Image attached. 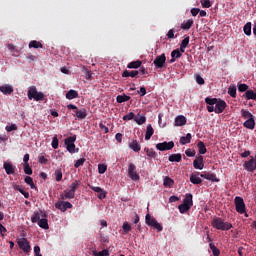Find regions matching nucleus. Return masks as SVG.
I'll return each instance as SVG.
<instances>
[{"mask_svg": "<svg viewBox=\"0 0 256 256\" xmlns=\"http://www.w3.org/2000/svg\"><path fill=\"white\" fill-rule=\"evenodd\" d=\"M205 103L208 105L207 106V111L208 113H217L221 114L225 111L227 108V103L225 100L217 99V98H205Z\"/></svg>", "mask_w": 256, "mask_h": 256, "instance_id": "f257e3e1", "label": "nucleus"}, {"mask_svg": "<svg viewBox=\"0 0 256 256\" xmlns=\"http://www.w3.org/2000/svg\"><path fill=\"white\" fill-rule=\"evenodd\" d=\"M211 225L214 229H218L219 231H229V229H233V224L225 222V220L220 217H215L212 220Z\"/></svg>", "mask_w": 256, "mask_h": 256, "instance_id": "f03ea898", "label": "nucleus"}, {"mask_svg": "<svg viewBox=\"0 0 256 256\" xmlns=\"http://www.w3.org/2000/svg\"><path fill=\"white\" fill-rule=\"evenodd\" d=\"M75 141H77V136H70L64 140L66 149L69 153H75Z\"/></svg>", "mask_w": 256, "mask_h": 256, "instance_id": "7ed1b4c3", "label": "nucleus"}, {"mask_svg": "<svg viewBox=\"0 0 256 256\" xmlns=\"http://www.w3.org/2000/svg\"><path fill=\"white\" fill-rule=\"evenodd\" d=\"M235 207L237 213H240V215H243L245 213V201L241 196H236L234 199Z\"/></svg>", "mask_w": 256, "mask_h": 256, "instance_id": "20e7f679", "label": "nucleus"}, {"mask_svg": "<svg viewBox=\"0 0 256 256\" xmlns=\"http://www.w3.org/2000/svg\"><path fill=\"white\" fill-rule=\"evenodd\" d=\"M128 177L132 179V181H139V173H137V166L135 164L130 163L128 166Z\"/></svg>", "mask_w": 256, "mask_h": 256, "instance_id": "39448f33", "label": "nucleus"}, {"mask_svg": "<svg viewBox=\"0 0 256 256\" xmlns=\"http://www.w3.org/2000/svg\"><path fill=\"white\" fill-rule=\"evenodd\" d=\"M166 61H167V57L165 56V53L157 56L154 59V67H155V69H163L165 67Z\"/></svg>", "mask_w": 256, "mask_h": 256, "instance_id": "423d86ee", "label": "nucleus"}, {"mask_svg": "<svg viewBox=\"0 0 256 256\" xmlns=\"http://www.w3.org/2000/svg\"><path fill=\"white\" fill-rule=\"evenodd\" d=\"M17 243L19 249L23 250L24 253H29L31 251V245L29 244V240H27V238H20Z\"/></svg>", "mask_w": 256, "mask_h": 256, "instance_id": "0eeeda50", "label": "nucleus"}, {"mask_svg": "<svg viewBox=\"0 0 256 256\" xmlns=\"http://www.w3.org/2000/svg\"><path fill=\"white\" fill-rule=\"evenodd\" d=\"M174 147L175 143L173 141L156 144V149L158 151H171V149H173Z\"/></svg>", "mask_w": 256, "mask_h": 256, "instance_id": "6e6552de", "label": "nucleus"}, {"mask_svg": "<svg viewBox=\"0 0 256 256\" xmlns=\"http://www.w3.org/2000/svg\"><path fill=\"white\" fill-rule=\"evenodd\" d=\"M56 209H59L60 211H62L63 213H65V211H67V209H73V204H71L70 202H65V201H59L55 204Z\"/></svg>", "mask_w": 256, "mask_h": 256, "instance_id": "1a4fd4ad", "label": "nucleus"}, {"mask_svg": "<svg viewBox=\"0 0 256 256\" xmlns=\"http://www.w3.org/2000/svg\"><path fill=\"white\" fill-rule=\"evenodd\" d=\"M200 177L202 179H206L207 181H211L212 183H219V178H217V175L214 173H209V172H203L200 174Z\"/></svg>", "mask_w": 256, "mask_h": 256, "instance_id": "9d476101", "label": "nucleus"}, {"mask_svg": "<svg viewBox=\"0 0 256 256\" xmlns=\"http://www.w3.org/2000/svg\"><path fill=\"white\" fill-rule=\"evenodd\" d=\"M47 217V214L43 211H35L31 216L32 223H39L40 219Z\"/></svg>", "mask_w": 256, "mask_h": 256, "instance_id": "9b49d317", "label": "nucleus"}, {"mask_svg": "<svg viewBox=\"0 0 256 256\" xmlns=\"http://www.w3.org/2000/svg\"><path fill=\"white\" fill-rule=\"evenodd\" d=\"M193 167L194 169H199L200 171L203 170V167H205V163H203V156H198V159H195L193 161Z\"/></svg>", "mask_w": 256, "mask_h": 256, "instance_id": "f8f14e48", "label": "nucleus"}, {"mask_svg": "<svg viewBox=\"0 0 256 256\" xmlns=\"http://www.w3.org/2000/svg\"><path fill=\"white\" fill-rule=\"evenodd\" d=\"M190 183H193V185H201L203 183V180L199 177V172L190 174Z\"/></svg>", "mask_w": 256, "mask_h": 256, "instance_id": "ddd939ff", "label": "nucleus"}, {"mask_svg": "<svg viewBox=\"0 0 256 256\" xmlns=\"http://www.w3.org/2000/svg\"><path fill=\"white\" fill-rule=\"evenodd\" d=\"M175 127H183V125H187V118L183 115H179L175 118Z\"/></svg>", "mask_w": 256, "mask_h": 256, "instance_id": "4468645a", "label": "nucleus"}, {"mask_svg": "<svg viewBox=\"0 0 256 256\" xmlns=\"http://www.w3.org/2000/svg\"><path fill=\"white\" fill-rule=\"evenodd\" d=\"M0 91L3 93V95H11L13 93V86L9 84H5L0 86Z\"/></svg>", "mask_w": 256, "mask_h": 256, "instance_id": "2eb2a0df", "label": "nucleus"}, {"mask_svg": "<svg viewBox=\"0 0 256 256\" xmlns=\"http://www.w3.org/2000/svg\"><path fill=\"white\" fill-rule=\"evenodd\" d=\"M3 167L7 175H15V166H13V164L9 162H4Z\"/></svg>", "mask_w": 256, "mask_h": 256, "instance_id": "dca6fc26", "label": "nucleus"}, {"mask_svg": "<svg viewBox=\"0 0 256 256\" xmlns=\"http://www.w3.org/2000/svg\"><path fill=\"white\" fill-rule=\"evenodd\" d=\"M182 159L183 156L181 155V153L172 154L168 157V161H170V163H181Z\"/></svg>", "mask_w": 256, "mask_h": 256, "instance_id": "f3484780", "label": "nucleus"}, {"mask_svg": "<svg viewBox=\"0 0 256 256\" xmlns=\"http://www.w3.org/2000/svg\"><path fill=\"white\" fill-rule=\"evenodd\" d=\"M182 204L187 205L188 207L192 208L193 207V194L187 193L185 195V198H184Z\"/></svg>", "mask_w": 256, "mask_h": 256, "instance_id": "a211bd4d", "label": "nucleus"}, {"mask_svg": "<svg viewBox=\"0 0 256 256\" xmlns=\"http://www.w3.org/2000/svg\"><path fill=\"white\" fill-rule=\"evenodd\" d=\"M244 99H247V101L249 100H253L256 101V92H254L253 90H248L243 94Z\"/></svg>", "mask_w": 256, "mask_h": 256, "instance_id": "6ab92c4d", "label": "nucleus"}, {"mask_svg": "<svg viewBox=\"0 0 256 256\" xmlns=\"http://www.w3.org/2000/svg\"><path fill=\"white\" fill-rule=\"evenodd\" d=\"M183 54H181V51L179 49H175L171 52V60L170 63H175L176 59H180Z\"/></svg>", "mask_w": 256, "mask_h": 256, "instance_id": "aec40b11", "label": "nucleus"}, {"mask_svg": "<svg viewBox=\"0 0 256 256\" xmlns=\"http://www.w3.org/2000/svg\"><path fill=\"white\" fill-rule=\"evenodd\" d=\"M61 199H75V192L73 190H65L64 194L61 195Z\"/></svg>", "mask_w": 256, "mask_h": 256, "instance_id": "412c9836", "label": "nucleus"}, {"mask_svg": "<svg viewBox=\"0 0 256 256\" xmlns=\"http://www.w3.org/2000/svg\"><path fill=\"white\" fill-rule=\"evenodd\" d=\"M129 147L135 153H139L141 151V145H139V142L137 140H133L131 143H129Z\"/></svg>", "mask_w": 256, "mask_h": 256, "instance_id": "4be33fe9", "label": "nucleus"}, {"mask_svg": "<svg viewBox=\"0 0 256 256\" xmlns=\"http://www.w3.org/2000/svg\"><path fill=\"white\" fill-rule=\"evenodd\" d=\"M155 133V130L153 129V126L149 124L146 128V134H145V140L149 141L151 137H153V134Z\"/></svg>", "mask_w": 256, "mask_h": 256, "instance_id": "5701e85b", "label": "nucleus"}, {"mask_svg": "<svg viewBox=\"0 0 256 256\" xmlns=\"http://www.w3.org/2000/svg\"><path fill=\"white\" fill-rule=\"evenodd\" d=\"M243 126L246 128V129H255V118H250L248 120H246L244 123H243Z\"/></svg>", "mask_w": 256, "mask_h": 256, "instance_id": "b1692460", "label": "nucleus"}, {"mask_svg": "<svg viewBox=\"0 0 256 256\" xmlns=\"http://www.w3.org/2000/svg\"><path fill=\"white\" fill-rule=\"evenodd\" d=\"M191 139H193V136L191 133H187L186 136H182L180 138V145H187V143H191Z\"/></svg>", "mask_w": 256, "mask_h": 256, "instance_id": "393cba45", "label": "nucleus"}, {"mask_svg": "<svg viewBox=\"0 0 256 256\" xmlns=\"http://www.w3.org/2000/svg\"><path fill=\"white\" fill-rule=\"evenodd\" d=\"M137 75H139V71L138 70H132V71L125 70L122 73V77H132V78H135V77H137Z\"/></svg>", "mask_w": 256, "mask_h": 256, "instance_id": "a878e982", "label": "nucleus"}, {"mask_svg": "<svg viewBox=\"0 0 256 256\" xmlns=\"http://www.w3.org/2000/svg\"><path fill=\"white\" fill-rule=\"evenodd\" d=\"M13 190L19 191V193H21V195H23L25 199H29V192H26L25 190H23V188H21L19 185L13 184Z\"/></svg>", "mask_w": 256, "mask_h": 256, "instance_id": "bb28decb", "label": "nucleus"}, {"mask_svg": "<svg viewBox=\"0 0 256 256\" xmlns=\"http://www.w3.org/2000/svg\"><path fill=\"white\" fill-rule=\"evenodd\" d=\"M30 49H43V44L37 40H32L29 43Z\"/></svg>", "mask_w": 256, "mask_h": 256, "instance_id": "cd10ccee", "label": "nucleus"}, {"mask_svg": "<svg viewBox=\"0 0 256 256\" xmlns=\"http://www.w3.org/2000/svg\"><path fill=\"white\" fill-rule=\"evenodd\" d=\"M37 87L31 86L28 90V99L31 101L37 95Z\"/></svg>", "mask_w": 256, "mask_h": 256, "instance_id": "c85d7f7f", "label": "nucleus"}, {"mask_svg": "<svg viewBox=\"0 0 256 256\" xmlns=\"http://www.w3.org/2000/svg\"><path fill=\"white\" fill-rule=\"evenodd\" d=\"M77 97H79V93L75 90H69L66 93V99H69V101H71L72 99H77Z\"/></svg>", "mask_w": 256, "mask_h": 256, "instance_id": "c756f323", "label": "nucleus"}, {"mask_svg": "<svg viewBox=\"0 0 256 256\" xmlns=\"http://www.w3.org/2000/svg\"><path fill=\"white\" fill-rule=\"evenodd\" d=\"M131 100V96H128V95H118L116 97V101L117 103H127V101H130Z\"/></svg>", "mask_w": 256, "mask_h": 256, "instance_id": "7c9ffc66", "label": "nucleus"}, {"mask_svg": "<svg viewBox=\"0 0 256 256\" xmlns=\"http://www.w3.org/2000/svg\"><path fill=\"white\" fill-rule=\"evenodd\" d=\"M197 147L200 155H205V153H207V147L203 141H199Z\"/></svg>", "mask_w": 256, "mask_h": 256, "instance_id": "2f4dec72", "label": "nucleus"}, {"mask_svg": "<svg viewBox=\"0 0 256 256\" xmlns=\"http://www.w3.org/2000/svg\"><path fill=\"white\" fill-rule=\"evenodd\" d=\"M143 62H141V60H137V61H132L127 65L128 69H139V67H141Z\"/></svg>", "mask_w": 256, "mask_h": 256, "instance_id": "473e14b6", "label": "nucleus"}, {"mask_svg": "<svg viewBox=\"0 0 256 256\" xmlns=\"http://www.w3.org/2000/svg\"><path fill=\"white\" fill-rule=\"evenodd\" d=\"M77 119H85L87 117V109L82 108L76 112Z\"/></svg>", "mask_w": 256, "mask_h": 256, "instance_id": "72a5a7b5", "label": "nucleus"}, {"mask_svg": "<svg viewBox=\"0 0 256 256\" xmlns=\"http://www.w3.org/2000/svg\"><path fill=\"white\" fill-rule=\"evenodd\" d=\"M38 225L41 227V229H49V221L47 220V217L41 218Z\"/></svg>", "mask_w": 256, "mask_h": 256, "instance_id": "f704fd0d", "label": "nucleus"}, {"mask_svg": "<svg viewBox=\"0 0 256 256\" xmlns=\"http://www.w3.org/2000/svg\"><path fill=\"white\" fill-rule=\"evenodd\" d=\"M193 23H194L193 19H189L186 22L184 21L181 24V29H183L184 31H187L189 30L190 27H193Z\"/></svg>", "mask_w": 256, "mask_h": 256, "instance_id": "c9c22d12", "label": "nucleus"}, {"mask_svg": "<svg viewBox=\"0 0 256 256\" xmlns=\"http://www.w3.org/2000/svg\"><path fill=\"white\" fill-rule=\"evenodd\" d=\"M145 221H146V225H148V227H153L154 223L157 222V220L155 218L151 217V214L146 215Z\"/></svg>", "mask_w": 256, "mask_h": 256, "instance_id": "e433bc0d", "label": "nucleus"}, {"mask_svg": "<svg viewBox=\"0 0 256 256\" xmlns=\"http://www.w3.org/2000/svg\"><path fill=\"white\" fill-rule=\"evenodd\" d=\"M209 247L213 253V256L221 255V250H219V248H217L214 243H209Z\"/></svg>", "mask_w": 256, "mask_h": 256, "instance_id": "4c0bfd02", "label": "nucleus"}, {"mask_svg": "<svg viewBox=\"0 0 256 256\" xmlns=\"http://www.w3.org/2000/svg\"><path fill=\"white\" fill-rule=\"evenodd\" d=\"M241 115H242L243 119H246V120L255 118L253 116V114H251V112H249V110H245V109L241 110Z\"/></svg>", "mask_w": 256, "mask_h": 256, "instance_id": "58836bf2", "label": "nucleus"}, {"mask_svg": "<svg viewBox=\"0 0 256 256\" xmlns=\"http://www.w3.org/2000/svg\"><path fill=\"white\" fill-rule=\"evenodd\" d=\"M174 184H175V181L171 179L169 176L164 178V182H163L164 187H173Z\"/></svg>", "mask_w": 256, "mask_h": 256, "instance_id": "ea45409f", "label": "nucleus"}, {"mask_svg": "<svg viewBox=\"0 0 256 256\" xmlns=\"http://www.w3.org/2000/svg\"><path fill=\"white\" fill-rule=\"evenodd\" d=\"M24 181L30 186L31 189H37V186H35V183H33V178H31V176H26Z\"/></svg>", "mask_w": 256, "mask_h": 256, "instance_id": "a19ab883", "label": "nucleus"}, {"mask_svg": "<svg viewBox=\"0 0 256 256\" xmlns=\"http://www.w3.org/2000/svg\"><path fill=\"white\" fill-rule=\"evenodd\" d=\"M228 94L230 95V97H233L235 99V97H237V86H230L228 89Z\"/></svg>", "mask_w": 256, "mask_h": 256, "instance_id": "79ce46f5", "label": "nucleus"}, {"mask_svg": "<svg viewBox=\"0 0 256 256\" xmlns=\"http://www.w3.org/2000/svg\"><path fill=\"white\" fill-rule=\"evenodd\" d=\"M134 121L137 123V125H143L147 121V118L145 116H136L134 117Z\"/></svg>", "mask_w": 256, "mask_h": 256, "instance_id": "37998d69", "label": "nucleus"}, {"mask_svg": "<svg viewBox=\"0 0 256 256\" xmlns=\"http://www.w3.org/2000/svg\"><path fill=\"white\" fill-rule=\"evenodd\" d=\"M243 31H244L245 35H247L248 37L251 35V22H247L244 25Z\"/></svg>", "mask_w": 256, "mask_h": 256, "instance_id": "c03bdc74", "label": "nucleus"}, {"mask_svg": "<svg viewBox=\"0 0 256 256\" xmlns=\"http://www.w3.org/2000/svg\"><path fill=\"white\" fill-rule=\"evenodd\" d=\"M80 185H81V181L76 180V181L72 182L70 185V191H74V193H75V191H77V189H79Z\"/></svg>", "mask_w": 256, "mask_h": 256, "instance_id": "a18cd8bd", "label": "nucleus"}, {"mask_svg": "<svg viewBox=\"0 0 256 256\" xmlns=\"http://www.w3.org/2000/svg\"><path fill=\"white\" fill-rule=\"evenodd\" d=\"M178 209H179V211H180V213H187V211H189V209H191V207L190 206H187V204H180L179 206H178Z\"/></svg>", "mask_w": 256, "mask_h": 256, "instance_id": "49530a36", "label": "nucleus"}, {"mask_svg": "<svg viewBox=\"0 0 256 256\" xmlns=\"http://www.w3.org/2000/svg\"><path fill=\"white\" fill-rule=\"evenodd\" d=\"M249 86L247 84H238V91L240 93H247Z\"/></svg>", "mask_w": 256, "mask_h": 256, "instance_id": "de8ad7c7", "label": "nucleus"}, {"mask_svg": "<svg viewBox=\"0 0 256 256\" xmlns=\"http://www.w3.org/2000/svg\"><path fill=\"white\" fill-rule=\"evenodd\" d=\"M56 181L59 183L61 179H63V172L59 169H57L54 173Z\"/></svg>", "mask_w": 256, "mask_h": 256, "instance_id": "09e8293b", "label": "nucleus"}, {"mask_svg": "<svg viewBox=\"0 0 256 256\" xmlns=\"http://www.w3.org/2000/svg\"><path fill=\"white\" fill-rule=\"evenodd\" d=\"M67 109L69 111H74V115H75V117H77V111H79V108L77 106H75V104H68Z\"/></svg>", "mask_w": 256, "mask_h": 256, "instance_id": "8fccbe9b", "label": "nucleus"}, {"mask_svg": "<svg viewBox=\"0 0 256 256\" xmlns=\"http://www.w3.org/2000/svg\"><path fill=\"white\" fill-rule=\"evenodd\" d=\"M32 99H34V101H43V99H45V94H43V92H37Z\"/></svg>", "mask_w": 256, "mask_h": 256, "instance_id": "3c124183", "label": "nucleus"}, {"mask_svg": "<svg viewBox=\"0 0 256 256\" xmlns=\"http://www.w3.org/2000/svg\"><path fill=\"white\" fill-rule=\"evenodd\" d=\"M83 165H85V158H80L75 162L74 167L79 169Z\"/></svg>", "mask_w": 256, "mask_h": 256, "instance_id": "603ef678", "label": "nucleus"}, {"mask_svg": "<svg viewBox=\"0 0 256 256\" xmlns=\"http://www.w3.org/2000/svg\"><path fill=\"white\" fill-rule=\"evenodd\" d=\"M135 113L130 112L127 115L123 116V121H131L132 119H135Z\"/></svg>", "mask_w": 256, "mask_h": 256, "instance_id": "864d4df0", "label": "nucleus"}, {"mask_svg": "<svg viewBox=\"0 0 256 256\" xmlns=\"http://www.w3.org/2000/svg\"><path fill=\"white\" fill-rule=\"evenodd\" d=\"M24 173L26 175H33V169H31V166H29V164H24Z\"/></svg>", "mask_w": 256, "mask_h": 256, "instance_id": "5fc2aeb1", "label": "nucleus"}, {"mask_svg": "<svg viewBox=\"0 0 256 256\" xmlns=\"http://www.w3.org/2000/svg\"><path fill=\"white\" fill-rule=\"evenodd\" d=\"M200 3L204 9L211 7V0H201Z\"/></svg>", "mask_w": 256, "mask_h": 256, "instance_id": "6e6d98bb", "label": "nucleus"}, {"mask_svg": "<svg viewBox=\"0 0 256 256\" xmlns=\"http://www.w3.org/2000/svg\"><path fill=\"white\" fill-rule=\"evenodd\" d=\"M105 171H107V165L99 164L98 165V172L100 173V175H103V173H105Z\"/></svg>", "mask_w": 256, "mask_h": 256, "instance_id": "4d7b16f0", "label": "nucleus"}, {"mask_svg": "<svg viewBox=\"0 0 256 256\" xmlns=\"http://www.w3.org/2000/svg\"><path fill=\"white\" fill-rule=\"evenodd\" d=\"M52 147L53 149L59 148V139L57 138V136H54L52 139Z\"/></svg>", "mask_w": 256, "mask_h": 256, "instance_id": "13d9d810", "label": "nucleus"}, {"mask_svg": "<svg viewBox=\"0 0 256 256\" xmlns=\"http://www.w3.org/2000/svg\"><path fill=\"white\" fill-rule=\"evenodd\" d=\"M189 41H190V37L185 36V38L182 40L180 46L187 48L189 46Z\"/></svg>", "mask_w": 256, "mask_h": 256, "instance_id": "bf43d9fd", "label": "nucleus"}, {"mask_svg": "<svg viewBox=\"0 0 256 256\" xmlns=\"http://www.w3.org/2000/svg\"><path fill=\"white\" fill-rule=\"evenodd\" d=\"M89 189H91L92 191H94L95 193H103V190L101 187L99 186H91L88 185Z\"/></svg>", "mask_w": 256, "mask_h": 256, "instance_id": "052dcab7", "label": "nucleus"}, {"mask_svg": "<svg viewBox=\"0 0 256 256\" xmlns=\"http://www.w3.org/2000/svg\"><path fill=\"white\" fill-rule=\"evenodd\" d=\"M122 229L124 232L129 233V231H131V225L129 224V222H124Z\"/></svg>", "mask_w": 256, "mask_h": 256, "instance_id": "680f3d73", "label": "nucleus"}, {"mask_svg": "<svg viewBox=\"0 0 256 256\" xmlns=\"http://www.w3.org/2000/svg\"><path fill=\"white\" fill-rule=\"evenodd\" d=\"M94 256H109V250H102L100 252H94Z\"/></svg>", "mask_w": 256, "mask_h": 256, "instance_id": "e2e57ef3", "label": "nucleus"}, {"mask_svg": "<svg viewBox=\"0 0 256 256\" xmlns=\"http://www.w3.org/2000/svg\"><path fill=\"white\" fill-rule=\"evenodd\" d=\"M151 227H153V229H156L158 232L163 231V226L161 224H159V222H157V220L154 223V225H152Z\"/></svg>", "mask_w": 256, "mask_h": 256, "instance_id": "0e129e2a", "label": "nucleus"}, {"mask_svg": "<svg viewBox=\"0 0 256 256\" xmlns=\"http://www.w3.org/2000/svg\"><path fill=\"white\" fill-rule=\"evenodd\" d=\"M144 151H146V154L148 157H155L156 153L153 151V149L145 148Z\"/></svg>", "mask_w": 256, "mask_h": 256, "instance_id": "69168bd1", "label": "nucleus"}, {"mask_svg": "<svg viewBox=\"0 0 256 256\" xmlns=\"http://www.w3.org/2000/svg\"><path fill=\"white\" fill-rule=\"evenodd\" d=\"M196 83H198V85H205V79H203L201 75H196Z\"/></svg>", "mask_w": 256, "mask_h": 256, "instance_id": "338daca9", "label": "nucleus"}, {"mask_svg": "<svg viewBox=\"0 0 256 256\" xmlns=\"http://www.w3.org/2000/svg\"><path fill=\"white\" fill-rule=\"evenodd\" d=\"M6 131L8 133H11V131H17V125L16 124H12L10 126H6Z\"/></svg>", "mask_w": 256, "mask_h": 256, "instance_id": "774afa93", "label": "nucleus"}]
</instances>
